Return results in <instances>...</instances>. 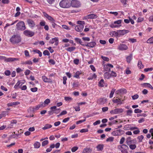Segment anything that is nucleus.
Listing matches in <instances>:
<instances>
[{
  "label": "nucleus",
  "instance_id": "obj_1",
  "mask_svg": "<svg viewBox=\"0 0 153 153\" xmlns=\"http://www.w3.org/2000/svg\"><path fill=\"white\" fill-rule=\"evenodd\" d=\"M21 40L20 35L18 34H14L10 39V42L13 44L18 43Z\"/></svg>",
  "mask_w": 153,
  "mask_h": 153
},
{
  "label": "nucleus",
  "instance_id": "obj_2",
  "mask_svg": "<svg viewBox=\"0 0 153 153\" xmlns=\"http://www.w3.org/2000/svg\"><path fill=\"white\" fill-rule=\"evenodd\" d=\"M60 7L63 8H68L71 6L70 0H62L59 3Z\"/></svg>",
  "mask_w": 153,
  "mask_h": 153
},
{
  "label": "nucleus",
  "instance_id": "obj_3",
  "mask_svg": "<svg viewBox=\"0 0 153 153\" xmlns=\"http://www.w3.org/2000/svg\"><path fill=\"white\" fill-rule=\"evenodd\" d=\"M77 23L79 25L75 27V30L77 32H81L82 31L84 28V25L85 24V22L84 21H78L77 22Z\"/></svg>",
  "mask_w": 153,
  "mask_h": 153
},
{
  "label": "nucleus",
  "instance_id": "obj_4",
  "mask_svg": "<svg viewBox=\"0 0 153 153\" xmlns=\"http://www.w3.org/2000/svg\"><path fill=\"white\" fill-rule=\"evenodd\" d=\"M16 29L18 30L23 31L26 29L25 24L23 21H20L16 25Z\"/></svg>",
  "mask_w": 153,
  "mask_h": 153
},
{
  "label": "nucleus",
  "instance_id": "obj_5",
  "mask_svg": "<svg viewBox=\"0 0 153 153\" xmlns=\"http://www.w3.org/2000/svg\"><path fill=\"white\" fill-rule=\"evenodd\" d=\"M19 59L13 57H10L7 58L6 57L0 56V60H4V61L6 62H12L14 61L18 60Z\"/></svg>",
  "mask_w": 153,
  "mask_h": 153
},
{
  "label": "nucleus",
  "instance_id": "obj_6",
  "mask_svg": "<svg viewBox=\"0 0 153 153\" xmlns=\"http://www.w3.org/2000/svg\"><path fill=\"white\" fill-rule=\"evenodd\" d=\"M124 110L122 108H116L110 111V113L112 114H120L123 113Z\"/></svg>",
  "mask_w": 153,
  "mask_h": 153
},
{
  "label": "nucleus",
  "instance_id": "obj_7",
  "mask_svg": "<svg viewBox=\"0 0 153 153\" xmlns=\"http://www.w3.org/2000/svg\"><path fill=\"white\" fill-rule=\"evenodd\" d=\"M71 6L73 7L78 8L80 7V2L77 0H72L71 1Z\"/></svg>",
  "mask_w": 153,
  "mask_h": 153
},
{
  "label": "nucleus",
  "instance_id": "obj_8",
  "mask_svg": "<svg viewBox=\"0 0 153 153\" xmlns=\"http://www.w3.org/2000/svg\"><path fill=\"white\" fill-rule=\"evenodd\" d=\"M124 131L121 129L116 130L112 133V134L114 136H120L124 134Z\"/></svg>",
  "mask_w": 153,
  "mask_h": 153
},
{
  "label": "nucleus",
  "instance_id": "obj_9",
  "mask_svg": "<svg viewBox=\"0 0 153 153\" xmlns=\"http://www.w3.org/2000/svg\"><path fill=\"white\" fill-rule=\"evenodd\" d=\"M23 34L25 36L29 37H31L34 35V33L29 30H24L23 32Z\"/></svg>",
  "mask_w": 153,
  "mask_h": 153
},
{
  "label": "nucleus",
  "instance_id": "obj_10",
  "mask_svg": "<svg viewBox=\"0 0 153 153\" xmlns=\"http://www.w3.org/2000/svg\"><path fill=\"white\" fill-rule=\"evenodd\" d=\"M113 65L110 64H105L103 66V69L105 71H110L111 68H113Z\"/></svg>",
  "mask_w": 153,
  "mask_h": 153
},
{
  "label": "nucleus",
  "instance_id": "obj_11",
  "mask_svg": "<svg viewBox=\"0 0 153 153\" xmlns=\"http://www.w3.org/2000/svg\"><path fill=\"white\" fill-rule=\"evenodd\" d=\"M134 140H130L127 143V144L129 146L130 148L132 150H134L136 148L137 146L135 144H131V143H134Z\"/></svg>",
  "mask_w": 153,
  "mask_h": 153
},
{
  "label": "nucleus",
  "instance_id": "obj_12",
  "mask_svg": "<svg viewBox=\"0 0 153 153\" xmlns=\"http://www.w3.org/2000/svg\"><path fill=\"white\" fill-rule=\"evenodd\" d=\"M55 42L54 45L55 46H57L59 44V39L58 37H55L49 41V43L51 44H53Z\"/></svg>",
  "mask_w": 153,
  "mask_h": 153
},
{
  "label": "nucleus",
  "instance_id": "obj_13",
  "mask_svg": "<svg viewBox=\"0 0 153 153\" xmlns=\"http://www.w3.org/2000/svg\"><path fill=\"white\" fill-rule=\"evenodd\" d=\"M44 16L48 20L51 22L55 21V19L51 16H49L45 12H42Z\"/></svg>",
  "mask_w": 153,
  "mask_h": 153
},
{
  "label": "nucleus",
  "instance_id": "obj_14",
  "mask_svg": "<svg viewBox=\"0 0 153 153\" xmlns=\"http://www.w3.org/2000/svg\"><path fill=\"white\" fill-rule=\"evenodd\" d=\"M117 49L120 51L125 50L128 49V47L125 44H120L118 46Z\"/></svg>",
  "mask_w": 153,
  "mask_h": 153
},
{
  "label": "nucleus",
  "instance_id": "obj_15",
  "mask_svg": "<svg viewBox=\"0 0 153 153\" xmlns=\"http://www.w3.org/2000/svg\"><path fill=\"white\" fill-rule=\"evenodd\" d=\"M27 22L29 26L31 28H33L34 27L35 25V22L32 19H28L27 20Z\"/></svg>",
  "mask_w": 153,
  "mask_h": 153
},
{
  "label": "nucleus",
  "instance_id": "obj_16",
  "mask_svg": "<svg viewBox=\"0 0 153 153\" xmlns=\"http://www.w3.org/2000/svg\"><path fill=\"white\" fill-rule=\"evenodd\" d=\"M121 148L122 149L121 150V152L122 153H128L127 150L128 148L127 145L125 144L122 145L121 146Z\"/></svg>",
  "mask_w": 153,
  "mask_h": 153
},
{
  "label": "nucleus",
  "instance_id": "obj_17",
  "mask_svg": "<svg viewBox=\"0 0 153 153\" xmlns=\"http://www.w3.org/2000/svg\"><path fill=\"white\" fill-rule=\"evenodd\" d=\"M117 31L119 33V36L124 35L129 32V30H119Z\"/></svg>",
  "mask_w": 153,
  "mask_h": 153
},
{
  "label": "nucleus",
  "instance_id": "obj_18",
  "mask_svg": "<svg viewBox=\"0 0 153 153\" xmlns=\"http://www.w3.org/2000/svg\"><path fill=\"white\" fill-rule=\"evenodd\" d=\"M42 78L43 81L45 82L52 83V81L51 79L48 78L45 76H42Z\"/></svg>",
  "mask_w": 153,
  "mask_h": 153
},
{
  "label": "nucleus",
  "instance_id": "obj_19",
  "mask_svg": "<svg viewBox=\"0 0 153 153\" xmlns=\"http://www.w3.org/2000/svg\"><path fill=\"white\" fill-rule=\"evenodd\" d=\"M97 16L96 14H91L87 15L85 17L88 19H95L97 18Z\"/></svg>",
  "mask_w": 153,
  "mask_h": 153
},
{
  "label": "nucleus",
  "instance_id": "obj_20",
  "mask_svg": "<svg viewBox=\"0 0 153 153\" xmlns=\"http://www.w3.org/2000/svg\"><path fill=\"white\" fill-rule=\"evenodd\" d=\"M96 43L95 42H91L88 43L86 45H85V46L87 47L93 48L96 45Z\"/></svg>",
  "mask_w": 153,
  "mask_h": 153
},
{
  "label": "nucleus",
  "instance_id": "obj_21",
  "mask_svg": "<svg viewBox=\"0 0 153 153\" xmlns=\"http://www.w3.org/2000/svg\"><path fill=\"white\" fill-rule=\"evenodd\" d=\"M123 101V100L122 101L120 98L116 99L113 100V102L114 103H117V105H120L122 104Z\"/></svg>",
  "mask_w": 153,
  "mask_h": 153
},
{
  "label": "nucleus",
  "instance_id": "obj_22",
  "mask_svg": "<svg viewBox=\"0 0 153 153\" xmlns=\"http://www.w3.org/2000/svg\"><path fill=\"white\" fill-rule=\"evenodd\" d=\"M105 99L104 98H99L97 101V103L102 104H104L105 102Z\"/></svg>",
  "mask_w": 153,
  "mask_h": 153
},
{
  "label": "nucleus",
  "instance_id": "obj_23",
  "mask_svg": "<svg viewBox=\"0 0 153 153\" xmlns=\"http://www.w3.org/2000/svg\"><path fill=\"white\" fill-rule=\"evenodd\" d=\"M104 145L102 144H99L96 147L97 151H102L103 150Z\"/></svg>",
  "mask_w": 153,
  "mask_h": 153
},
{
  "label": "nucleus",
  "instance_id": "obj_24",
  "mask_svg": "<svg viewBox=\"0 0 153 153\" xmlns=\"http://www.w3.org/2000/svg\"><path fill=\"white\" fill-rule=\"evenodd\" d=\"M56 108V107L55 106H52L51 107L50 109H51V110L48 112V113L49 115H52L53 114L54 111H55L53 109H55Z\"/></svg>",
  "mask_w": 153,
  "mask_h": 153
},
{
  "label": "nucleus",
  "instance_id": "obj_25",
  "mask_svg": "<svg viewBox=\"0 0 153 153\" xmlns=\"http://www.w3.org/2000/svg\"><path fill=\"white\" fill-rule=\"evenodd\" d=\"M110 34L112 36H115L117 37L119 35V33L118 31H113L111 32Z\"/></svg>",
  "mask_w": 153,
  "mask_h": 153
},
{
  "label": "nucleus",
  "instance_id": "obj_26",
  "mask_svg": "<svg viewBox=\"0 0 153 153\" xmlns=\"http://www.w3.org/2000/svg\"><path fill=\"white\" fill-rule=\"evenodd\" d=\"M127 91L126 90V89L124 88H122L121 89H120L118 90L117 91V94H118L119 93L120 94H126V93Z\"/></svg>",
  "mask_w": 153,
  "mask_h": 153
},
{
  "label": "nucleus",
  "instance_id": "obj_27",
  "mask_svg": "<svg viewBox=\"0 0 153 153\" xmlns=\"http://www.w3.org/2000/svg\"><path fill=\"white\" fill-rule=\"evenodd\" d=\"M92 150L90 148H85L83 149L82 153H91Z\"/></svg>",
  "mask_w": 153,
  "mask_h": 153
},
{
  "label": "nucleus",
  "instance_id": "obj_28",
  "mask_svg": "<svg viewBox=\"0 0 153 153\" xmlns=\"http://www.w3.org/2000/svg\"><path fill=\"white\" fill-rule=\"evenodd\" d=\"M105 79H109L111 77L110 74L108 72H105L104 75Z\"/></svg>",
  "mask_w": 153,
  "mask_h": 153
},
{
  "label": "nucleus",
  "instance_id": "obj_29",
  "mask_svg": "<svg viewBox=\"0 0 153 153\" xmlns=\"http://www.w3.org/2000/svg\"><path fill=\"white\" fill-rule=\"evenodd\" d=\"M133 113V111L131 108L126 111V115L127 116H131Z\"/></svg>",
  "mask_w": 153,
  "mask_h": 153
},
{
  "label": "nucleus",
  "instance_id": "obj_30",
  "mask_svg": "<svg viewBox=\"0 0 153 153\" xmlns=\"http://www.w3.org/2000/svg\"><path fill=\"white\" fill-rule=\"evenodd\" d=\"M39 108H40V106L39 105H38L35 107L30 108L29 109L30 110H31L33 111H35L38 110Z\"/></svg>",
  "mask_w": 153,
  "mask_h": 153
},
{
  "label": "nucleus",
  "instance_id": "obj_31",
  "mask_svg": "<svg viewBox=\"0 0 153 153\" xmlns=\"http://www.w3.org/2000/svg\"><path fill=\"white\" fill-rule=\"evenodd\" d=\"M132 54H130L126 58V60L128 63H130L132 59Z\"/></svg>",
  "mask_w": 153,
  "mask_h": 153
},
{
  "label": "nucleus",
  "instance_id": "obj_32",
  "mask_svg": "<svg viewBox=\"0 0 153 153\" xmlns=\"http://www.w3.org/2000/svg\"><path fill=\"white\" fill-rule=\"evenodd\" d=\"M81 74V72L79 71H77L75 74L74 75V77L78 79H79L80 77L79 76Z\"/></svg>",
  "mask_w": 153,
  "mask_h": 153
},
{
  "label": "nucleus",
  "instance_id": "obj_33",
  "mask_svg": "<svg viewBox=\"0 0 153 153\" xmlns=\"http://www.w3.org/2000/svg\"><path fill=\"white\" fill-rule=\"evenodd\" d=\"M41 146L40 143L39 142H36L33 144L34 147L35 148L38 149Z\"/></svg>",
  "mask_w": 153,
  "mask_h": 153
},
{
  "label": "nucleus",
  "instance_id": "obj_34",
  "mask_svg": "<svg viewBox=\"0 0 153 153\" xmlns=\"http://www.w3.org/2000/svg\"><path fill=\"white\" fill-rule=\"evenodd\" d=\"M74 39L75 41L77 42H79L81 45L83 46H85V45L84 44H82V42L80 39L78 38H75Z\"/></svg>",
  "mask_w": 153,
  "mask_h": 153
},
{
  "label": "nucleus",
  "instance_id": "obj_35",
  "mask_svg": "<svg viewBox=\"0 0 153 153\" xmlns=\"http://www.w3.org/2000/svg\"><path fill=\"white\" fill-rule=\"evenodd\" d=\"M52 126L51 125L48 124H46L45 126L42 128V129L43 130L47 129L49 128H51Z\"/></svg>",
  "mask_w": 153,
  "mask_h": 153
},
{
  "label": "nucleus",
  "instance_id": "obj_36",
  "mask_svg": "<svg viewBox=\"0 0 153 153\" xmlns=\"http://www.w3.org/2000/svg\"><path fill=\"white\" fill-rule=\"evenodd\" d=\"M76 48L74 47H68V48L66 49V50L70 52H71L72 51H73L75 50Z\"/></svg>",
  "mask_w": 153,
  "mask_h": 153
},
{
  "label": "nucleus",
  "instance_id": "obj_37",
  "mask_svg": "<svg viewBox=\"0 0 153 153\" xmlns=\"http://www.w3.org/2000/svg\"><path fill=\"white\" fill-rule=\"evenodd\" d=\"M137 66L140 69L143 68L144 67V65L142 64V62L140 60H139L138 61Z\"/></svg>",
  "mask_w": 153,
  "mask_h": 153
},
{
  "label": "nucleus",
  "instance_id": "obj_38",
  "mask_svg": "<svg viewBox=\"0 0 153 153\" xmlns=\"http://www.w3.org/2000/svg\"><path fill=\"white\" fill-rule=\"evenodd\" d=\"M104 83V80L103 79H101L99 82L98 85L100 87H104L103 84Z\"/></svg>",
  "mask_w": 153,
  "mask_h": 153
},
{
  "label": "nucleus",
  "instance_id": "obj_39",
  "mask_svg": "<svg viewBox=\"0 0 153 153\" xmlns=\"http://www.w3.org/2000/svg\"><path fill=\"white\" fill-rule=\"evenodd\" d=\"M148 44H153V36L149 39L146 41Z\"/></svg>",
  "mask_w": 153,
  "mask_h": 153
},
{
  "label": "nucleus",
  "instance_id": "obj_40",
  "mask_svg": "<svg viewBox=\"0 0 153 153\" xmlns=\"http://www.w3.org/2000/svg\"><path fill=\"white\" fill-rule=\"evenodd\" d=\"M97 76L95 74H94L92 76H91L88 78V80H92L94 78H96Z\"/></svg>",
  "mask_w": 153,
  "mask_h": 153
},
{
  "label": "nucleus",
  "instance_id": "obj_41",
  "mask_svg": "<svg viewBox=\"0 0 153 153\" xmlns=\"http://www.w3.org/2000/svg\"><path fill=\"white\" fill-rule=\"evenodd\" d=\"M131 126V125L130 124H127L125 125L124 127V130H130Z\"/></svg>",
  "mask_w": 153,
  "mask_h": 153
},
{
  "label": "nucleus",
  "instance_id": "obj_42",
  "mask_svg": "<svg viewBox=\"0 0 153 153\" xmlns=\"http://www.w3.org/2000/svg\"><path fill=\"white\" fill-rule=\"evenodd\" d=\"M143 138L144 136L143 135L138 136L137 139L138 140V142L139 143L142 142Z\"/></svg>",
  "mask_w": 153,
  "mask_h": 153
},
{
  "label": "nucleus",
  "instance_id": "obj_43",
  "mask_svg": "<svg viewBox=\"0 0 153 153\" xmlns=\"http://www.w3.org/2000/svg\"><path fill=\"white\" fill-rule=\"evenodd\" d=\"M116 89L114 88H113L112 89L110 94L109 95V97L110 98H112L113 97V95Z\"/></svg>",
  "mask_w": 153,
  "mask_h": 153
},
{
  "label": "nucleus",
  "instance_id": "obj_44",
  "mask_svg": "<svg viewBox=\"0 0 153 153\" xmlns=\"http://www.w3.org/2000/svg\"><path fill=\"white\" fill-rule=\"evenodd\" d=\"M144 85L145 87H148L151 89H153V87L149 83H145L144 84Z\"/></svg>",
  "mask_w": 153,
  "mask_h": 153
},
{
  "label": "nucleus",
  "instance_id": "obj_45",
  "mask_svg": "<svg viewBox=\"0 0 153 153\" xmlns=\"http://www.w3.org/2000/svg\"><path fill=\"white\" fill-rule=\"evenodd\" d=\"M111 77H115L117 76V73L113 71H112L110 73Z\"/></svg>",
  "mask_w": 153,
  "mask_h": 153
},
{
  "label": "nucleus",
  "instance_id": "obj_46",
  "mask_svg": "<svg viewBox=\"0 0 153 153\" xmlns=\"http://www.w3.org/2000/svg\"><path fill=\"white\" fill-rule=\"evenodd\" d=\"M44 102L46 106L50 102V100L49 99H47L45 100Z\"/></svg>",
  "mask_w": 153,
  "mask_h": 153
},
{
  "label": "nucleus",
  "instance_id": "obj_47",
  "mask_svg": "<svg viewBox=\"0 0 153 153\" xmlns=\"http://www.w3.org/2000/svg\"><path fill=\"white\" fill-rule=\"evenodd\" d=\"M32 64V62L30 60H28L25 62H23L22 63V64H28L30 65H31Z\"/></svg>",
  "mask_w": 153,
  "mask_h": 153
},
{
  "label": "nucleus",
  "instance_id": "obj_48",
  "mask_svg": "<svg viewBox=\"0 0 153 153\" xmlns=\"http://www.w3.org/2000/svg\"><path fill=\"white\" fill-rule=\"evenodd\" d=\"M114 140V138L112 137H110L107 138L106 141L107 142H112Z\"/></svg>",
  "mask_w": 153,
  "mask_h": 153
},
{
  "label": "nucleus",
  "instance_id": "obj_49",
  "mask_svg": "<svg viewBox=\"0 0 153 153\" xmlns=\"http://www.w3.org/2000/svg\"><path fill=\"white\" fill-rule=\"evenodd\" d=\"M43 54L45 56H49L50 55V53L48 50L44 51L43 52Z\"/></svg>",
  "mask_w": 153,
  "mask_h": 153
},
{
  "label": "nucleus",
  "instance_id": "obj_50",
  "mask_svg": "<svg viewBox=\"0 0 153 153\" xmlns=\"http://www.w3.org/2000/svg\"><path fill=\"white\" fill-rule=\"evenodd\" d=\"M46 24V22L44 20L41 21L39 23V25L41 26H44Z\"/></svg>",
  "mask_w": 153,
  "mask_h": 153
},
{
  "label": "nucleus",
  "instance_id": "obj_51",
  "mask_svg": "<svg viewBox=\"0 0 153 153\" xmlns=\"http://www.w3.org/2000/svg\"><path fill=\"white\" fill-rule=\"evenodd\" d=\"M55 21L51 22V25L53 28L57 27V25L54 22Z\"/></svg>",
  "mask_w": 153,
  "mask_h": 153
},
{
  "label": "nucleus",
  "instance_id": "obj_52",
  "mask_svg": "<svg viewBox=\"0 0 153 153\" xmlns=\"http://www.w3.org/2000/svg\"><path fill=\"white\" fill-rule=\"evenodd\" d=\"M149 143L150 145H152L150 146V148L151 149H153V141L151 140H150L149 141Z\"/></svg>",
  "mask_w": 153,
  "mask_h": 153
},
{
  "label": "nucleus",
  "instance_id": "obj_53",
  "mask_svg": "<svg viewBox=\"0 0 153 153\" xmlns=\"http://www.w3.org/2000/svg\"><path fill=\"white\" fill-rule=\"evenodd\" d=\"M85 121H86V118H85V119L83 120H79V121H76V123L77 124H81V123H82Z\"/></svg>",
  "mask_w": 153,
  "mask_h": 153
},
{
  "label": "nucleus",
  "instance_id": "obj_54",
  "mask_svg": "<svg viewBox=\"0 0 153 153\" xmlns=\"http://www.w3.org/2000/svg\"><path fill=\"white\" fill-rule=\"evenodd\" d=\"M48 62L50 64L53 65H54L55 64V61L53 59H49L48 61Z\"/></svg>",
  "mask_w": 153,
  "mask_h": 153
},
{
  "label": "nucleus",
  "instance_id": "obj_55",
  "mask_svg": "<svg viewBox=\"0 0 153 153\" xmlns=\"http://www.w3.org/2000/svg\"><path fill=\"white\" fill-rule=\"evenodd\" d=\"M142 111L141 110L138 108L135 109L134 110V112L135 113H140L142 112Z\"/></svg>",
  "mask_w": 153,
  "mask_h": 153
},
{
  "label": "nucleus",
  "instance_id": "obj_56",
  "mask_svg": "<svg viewBox=\"0 0 153 153\" xmlns=\"http://www.w3.org/2000/svg\"><path fill=\"white\" fill-rule=\"evenodd\" d=\"M88 129L87 128H83L80 130V132L81 133H84L88 132Z\"/></svg>",
  "mask_w": 153,
  "mask_h": 153
},
{
  "label": "nucleus",
  "instance_id": "obj_57",
  "mask_svg": "<svg viewBox=\"0 0 153 153\" xmlns=\"http://www.w3.org/2000/svg\"><path fill=\"white\" fill-rule=\"evenodd\" d=\"M48 141L47 140H46L43 141L42 143V146H44L45 145L48 144Z\"/></svg>",
  "mask_w": 153,
  "mask_h": 153
},
{
  "label": "nucleus",
  "instance_id": "obj_58",
  "mask_svg": "<svg viewBox=\"0 0 153 153\" xmlns=\"http://www.w3.org/2000/svg\"><path fill=\"white\" fill-rule=\"evenodd\" d=\"M144 19V18L143 17H139L137 19V22H142L143 20Z\"/></svg>",
  "mask_w": 153,
  "mask_h": 153
},
{
  "label": "nucleus",
  "instance_id": "obj_59",
  "mask_svg": "<svg viewBox=\"0 0 153 153\" xmlns=\"http://www.w3.org/2000/svg\"><path fill=\"white\" fill-rule=\"evenodd\" d=\"M78 148L77 146H74L71 149V151L72 152H74L76 151L78 149Z\"/></svg>",
  "mask_w": 153,
  "mask_h": 153
},
{
  "label": "nucleus",
  "instance_id": "obj_60",
  "mask_svg": "<svg viewBox=\"0 0 153 153\" xmlns=\"http://www.w3.org/2000/svg\"><path fill=\"white\" fill-rule=\"evenodd\" d=\"M38 90V88L37 87H34L33 88H30V90L32 92H36Z\"/></svg>",
  "mask_w": 153,
  "mask_h": 153
},
{
  "label": "nucleus",
  "instance_id": "obj_61",
  "mask_svg": "<svg viewBox=\"0 0 153 153\" xmlns=\"http://www.w3.org/2000/svg\"><path fill=\"white\" fill-rule=\"evenodd\" d=\"M101 58L104 61L107 62L109 61V59L107 57L102 56Z\"/></svg>",
  "mask_w": 153,
  "mask_h": 153
},
{
  "label": "nucleus",
  "instance_id": "obj_62",
  "mask_svg": "<svg viewBox=\"0 0 153 153\" xmlns=\"http://www.w3.org/2000/svg\"><path fill=\"white\" fill-rule=\"evenodd\" d=\"M128 41H130L132 43H134L137 42L136 39L134 38H130L129 39Z\"/></svg>",
  "mask_w": 153,
  "mask_h": 153
},
{
  "label": "nucleus",
  "instance_id": "obj_63",
  "mask_svg": "<svg viewBox=\"0 0 153 153\" xmlns=\"http://www.w3.org/2000/svg\"><path fill=\"white\" fill-rule=\"evenodd\" d=\"M63 83L64 85H65L66 83V80H67V78L66 76H64L63 77Z\"/></svg>",
  "mask_w": 153,
  "mask_h": 153
},
{
  "label": "nucleus",
  "instance_id": "obj_64",
  "mask_svg": "<svg viewBox=\"0 0 153 153\" xmlns=\"http://www.w3.org/2000/svg\"><path fill=\"white\" fill-rule=\"evenodd\" d=\"M65 100L66 101H69L72 100V99L70 97H65Z\"/></svg>",
  "mask_w": 153,
  "mask_h": 153
}]
</instances>
